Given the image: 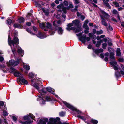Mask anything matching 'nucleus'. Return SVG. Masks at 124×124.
I'll list each match as a JSON object with an SVG mask.
<instances>
[{
  "label": "nucleus",
  "mask_w": 124,
  "mask_h": 124,
  "mask_svg": "<svg viewBox=\"0 0 124 124\" xmlns=\"http://www.w3.org/2000/svg\"><path fill=\"white\" fill-rule=\"evenodd\" d=\"M62 102L68 108L70 109L74 110V111L75 113V114H74L75 116V115H77V114H80V111L79 110L75 108L73 106L70 104L67 103L66 101H63Z\"/></svg>",
  "instance_id": "nucleus-12"
},
{
  "label": "nucleus",
  "mask_w": 124,
  "mask_h": 124,
  "mask_svg": "<svg viewBox=\"0 0 124 124\" xmlns=\"http://www.w3.org/2000/svg\"><path fill=\"white\" fill-rule=\"evenodd\" d=\"M23 67L27 70H29L30 68V66L28 64H27L24 63H23Z\"/></svg>",
  "instance_id": "nucleus-22"
},
{
  "label": "nucleus",
  "mask_w": 124,
  "mask_h": 124,
  "mask_svg": "<svg viewBox=\"0 0 124 124\" xmlns=\"http://www.w3.org/2000/svg\"><path fill=\"white\" fill-rule=\"evenodd\" d=\"M8 44L10 46L13 54H14L16 53V47H17L18 53L22 56H23L24 54V51L20 47L18 46L19 40L15 36L14 37L13 40H11L10 37L9 35L8 38Z\"/></svg>",
  "instance_id": "nucleus-2"
},
{
  "label": "nucleus",
  "mask_w": 124,
  "mask_h": 124,
  "mask_svg": "<svg viewBox=\"0 0 124 124\" xmlns=\"http://www.w3.org/2000/svg\"><path fill=\"white\" fill-rule=\"evenodd\" d=\"M102 47L103 48L105 49L106 47L107 46V44L106 43H104L102 44Z\"/></svg>",
  "instance_id": "nucleus-37"
},
{
  "label": "nucleus",
  "mask_w": 124,
  "mask_h": 124,
  "mask_svg": "<svg viewBox=\"0 0 124 124\" xmlns=\"http://www.w3.org/2000/svg\"><path fill=\"white\" fill-rule=\"evenodd\" d=\"M100 16L101 19H105L108 21H110L109 19L110 16L103 11L101 10Z\"/></svg>",
  "instance_id": "nucleus-11"
},
{
  "label": "nucleus",
  "mask_w": 124,
  "mask_h": 124,
  "mask_svg": "<svg viewBox=\"0 0 124 124\" xmlns=\"http://www.w3.org/2000/svg\"><path fill=\"white\" fill-rule=\"evenodd\" d=\"M42 10L46 15H48L50 12L49 9H48L43 8L42 9Z\"/></svg>",
  "instance_id": "nucleus-19"
},
{
  "label": "nucleus",
  "mask_w": 124,
  "mask_h": 124,
  "mask_svg": "<svg viewBox=\"0 0 124 124\" xmlns=\"http://www.w3.org/2000/svg\"><path fill=\"white\" fill-rule=\"evenodd\" d=\"M113 5L116 7H118L119 6V5L118 3L116 2H114L113 3Z\"/></svg>",
  "instance_id": "nucleus-35"
},
{
  "label": "nucleus",
  "mask_w": 124,
  "mask_h": 124,
  "mask_svg": "<svg viewBox=\"0 0 124 124\" xmlns=\"http://www.w3.org/2000/svg\"><path fill=\"white\" fill-rule=\"evenodd\" d=\"M69 6L67 7H64V8L63 10H64L66 11V13L67 10H69L70 8H72L73 7L72 5V3L70 1H69Z\"/></svg>",
  "instance_id": "nucleus-14"
},
{
  "label": "nucleus",
  "mask_w": 124,
  "mask_h": 124,
  "mask_svg": "<svg viewBox=\"0 0 124 124\" xmlns=\"http://www.w3.org/2000/svg\"><path fill=\"white\" fill-rule=\"evenodd\" d=\"M109 29L110 30H113V28L112 27L110 26V25L109 24H108V25Z\"/></svg>",
  "instance_id": "nucleus-51"
},
{
  "label": "nucleus",
  "mask_w": 124,
  "mask_h": 124,
  "mask_svg": "<svg viewBox=\"0 0 124 124\" xmlns=\"http://www.w3.org/2000/svg\"><path fill=\"white\" fill-rule=\"evenodd\" d=\"M101 45V42H97V43L96 44V45L97 47H99L100 45Z\"/></svg>",
  "instance_id": "nucleus-45"
},
{
  "label": "nucleus",
  "mask_w": 124,
  "mask_h": 124,
  "mask_svg": "<svg viewBox=\"0 0 124 124\" xmlns=\"http://www.w3.org/2000/svg\"><path fill=\"white\" fill-rule=\"evenodd\" d=\"M109 55V54L108 52H107L105 53L104 56H108Z\"/></svg>",
  "instance_id": "nucleus-56"
},
{
  "label": "nucleus",
  "mask_w": 124,
  "mask_h": 124,
  "mask_svg": "<svg viewBox=\"0 0 124 124\" xmlns=\"http://www.w3.org/2000/svg\"><path fill=\"white\" fill-rule=\"evenodd\" d=\"M33 29L34 30V31H35L36 32L37 31V29L35 27L33 26Z\"/></svg>",
  "instance_id": "nucleus-60"
},
{
  "label": "nucleus",
  "mask_w": 124,
  "mask_h": 124,
  "mask_svg": "<svg viewBox=\"0 0 124 124\" xmlns=\"http://www.w3.org/2000/svg\"><path fill=\"white\" fill-rule=\"evenodd\" d=\"M118 61L120 62H122L124 61L123 59V58H119L118 59Z\"/></svg>",
  "instance_id": "nucleus-54"
},
{
  "label": "nucleus",
  "mask_w": 124,
  "mask_h": 124,
  "mask_svg": "<svg viewBox=\"0 0 124 124\" xmlns=\"http://www.w3.org/2000/svg\"><path fill=\"white\" fill-rule=\"evenodd\" d=\"M72 23H70L67 25V27L66 28L67 30L69 31L70 30H75V28L74 27H72V26H77L78 25L79 23L78 20H75L73 21Z\"/></svg>",
  "instance_id": "nucleus-8"
},
{
  "label": "nucleus",
  "mask_w": 124,
  "mask_h": 124,
  "mask_svg": "<svg viewBox=\"0 0 124 124\" xmlns=\"http://www.w3.org/2000/svg\"><path fill=\"white\" fill-rule=\"evenodd\" d=\"M26 31L29 33L33 35H35L34 33H32L31 30L29 28H27L26 29Z\"/></svg>",
  "instance_id": "nucleus-34"
},
{
  "label": "nucleus",
  "mask_w": 124,
  "mask_h": 124,
  "mask_svg": "<svg viewBox=\"0 0 124 124\" xmlns=\"http://www.w3.org/2000/svg\"><path fill=\"white\" fill-rule=\"evenodd\" d=\"M83 27L85 28V29H86L87 28H89V27L87 26V24H84L83 26Z\"/></svg>",
  "instance_id": "nucleus-52"
},
{
  "label": "nucleus",
  "mask_w": 124,
  "mask_h": 124,
  "mask_svg": "<svg viewBox=\"0 0 124 124\" xmlns=\"http://www.w3.org/2000/svg\"><path fill=\"white\" fill-rule=\"evenodd\" d=\"M108 51L110 52H110H113V49L110 47L108 48Z\"/></svg>",
  "instance_id": "nucleus-41"
},
{
  "label": "nucleus",
  "mask_w": 124,
  "mask_h": 124,
  "mask_svg": "<svg viewBox=\"0 0 124 124\" xmlns=\"http://www.w3.org/2000/svg\"><path fill=\"white\" fill-rule=\"evenodd\" d=\"M26 25L28 26H30L31 25V23L29 22H26Z\"/></svg>",
  "instance_id": "nucleus-55"
},
{
  "label": "nucleus",
  "mask_w": 124,
  "mask_h": 124,
  "mask_svg": "<svg viewBox=\"0 0 124 124\" xmlns=\"http://www.w3.org/2000/svg\"><path fill=\"white\" fill-rule=\"evenodd\" d=\"M97 31L95 29H94L93 30V32L94 34H95L96 33Z\"/></svg>",
  "instance_id": "nucleus-59"
},
{
  "label": "nucleus",
  "mask_w": 124,
  "mask_h": 124,
  "mask_svg": "<svg viewBox=\"0 0 124 124\" xmlns=\"http://www.w3.org/2000/svg\"><path fill=\"white\" fill-rule=\"evenodd\" d=\"M102 20L101 21V24L105 26H108V24L106 22V20L105 19H101Z\"/></svg>",
  "instance_id": "nucleus-21"
},
{
  "label": "nucleus",
  "mask_w": 124,
  "mask_h": 124,
  "mask_svg": "<svg viewBox=\"0 0 124 124\" xmlns=\"http://www.w3.org/2000/svg\"><path fill=\"white\" fill-rule=\"evenodd\" d=\"M41 96H38V98L37 99V101H40V103L41 104H45V101L44 100V98L47 101H50L53 100V98H51L49 96H46L45 97H43V95H42L43 97H42V95L41 94Z\"/></svg>",
  "instance_id": "nucleus-9"
},
{
  "label": "nucleus",
  "mask_w": 124,
  "mask_h": 124,
  "mask_svg": "<svg viewBox=\"0 0 124 124\" xmlns=\"http://www.w3.org/2000/svg\"><path fill=\"white\" fill-rule=\"evenodd\" d=\"M39 26L40 28L43 29L45 31H47L49 30V32L51 35L54 34L55 32V30L54 31L52 28L51 24L49 22L45 23H40L39 24Z\"/></svg>",
  "instance_id": "nucleus-4"
},
{
  "label": "nucleus",
  "mask_w": 124,
  "mask_h": 124,
  "mask_svg": "<svg viewBox=\"0 0 124 124\" xmlns=\"http://www.w3.org/2000/svg\"><path fill=\"white\" fill-rule=\"evenodd\" d=\"M29 117H30L31 119L34 120H35V116L32 114L31 113L29 114V115L24 116L23 117L24 119L25 120H29Z\"/></svg>",
  "instance_id": "nucleus-13"
},
{
  "label": "nucleus",
  "mask_w": 124,
  "mask_h": 124,
  "mask_svg": "<svg viewBox=\"0 0 124 124\" xmlns=\"http://www.w3.org/2000/svg\"><path fill=\"white\" fill-rule=\"evenodd\" d=\"M29 76L31 81V85L36 88L42 95L46 93V90L53 94H55V90L51 87H47L46 89L43 88L40 78H37L36 74L30 73L29 74Z\"/></svg>",
  "instance_id": "nucleus-1"
},
{
  "label": "nucleus",
  "mask_w": 124,
  "mask_h": 124,
  "mask_svg": "<svg viewBox=\"0 0 124 124\" xmlns=\"http://www.w3.org/2000/svg\"><path fill=\"white\" fill-rule=\"evenodd\" d=\"M64 7H64V5L63 4H61L60 5L58 6L57 7V8H58V9H61L62 8V11H63V12L65 13H66V10H63L64 8Z\"/></svg>",
  "instance_id": "nucleus-18"
},
{
  "label": "nucleus",
  "mask_w": 124,
  "mask_h": 124,
  "mask_svg": "<svg viewBox=\"0 0 124 124\" xmlns=\"http://www.w3.org/2000/svg\"><path fill=\"white\" fill-rule=\"evenodd\" d=\"M107 39L106 38H103V39L102 40L104 42H106L107 41Z\"/></svg>",
  "instance_id": "nucleus-64"
},
{
  "label": "nucleus",
  "mask_w": 124,
  "mask_h": 124,
  "mask_svg": "<svg viewBox=\"0 0 124 124\" xmlns=\"http://www.w3.org/2000/svg\"><path fill=\"white\" fill-rule=\"evenodd\" d=\"M14 75L16 77H18V83H20V84H27L28 82L25 80L23 77V75L19 71L16 70L14 74Z\"/></svg>",
  "instance_id": "nucleus-5"
},
{
  "label": "nucleus",
  "mask_w": 124,
  "mask_h": 124,
  "mask_svg": "<svg viewBox=\"0 0 124 124\" xmlns=\"http://www.w3.org/2000/svg\"><path fill=\"white\" fill-rule=\"evenodd\" d=\"M80 17L82 20H83L85 18V17L82 15H80Z\"/></svg>",
  "instance_id": "nucleus-57"
},
{
  "label": "nucleus",
  "mask_w": 124,
  "mask_h": 124,
  "mask_svg": "<svg viewBox=\"0 0 124 124\" xmlns=\"http://www.w3.org/2000/svg\"><path fill=\"white\" fill-rule=\"evenodd\" d=\"M92 46L91 45H88L87 48L89 49H91L92 47Z\"/></svg>",
  "instance_id": "nucleus-58"
},
{
  "label": "nucleus",
  "mask_w": 124,
  "mask_h": 124,
  "mask_svg": "<svg viewBox=\"0 0 124 124\" xmlns=\"http://www.w3.org/2000/svg\"><path fill=\"white\" fill-rule=\"evenodd\" d=\"M113 13L114 14H117L118 12L117 10L114 9L113 10Z\"/></svg>",
  "instance_id": "nucleus-53"
},
{
  "label": "nucleus",
  "mask_w": 124,
  "mask_h": 124,
  "mask_svg": "<svg viewBox=\"0 0 124 124\" xmlns=\"http://www.w3.org/2000/svg\"><path fill=\"white\" fill-rule=\"evenodd\" d=\"M91 122L93 124H97L98 123V121L97 120L92 119L91 120Z\"/></svg>",
  "instance_id": "nucleus-32"
},
{
  "label": "nucleus",
  "mask_w": 124,
  "mask_h": 124,
  "mask_svg": "<svg viewBox=\"0 0 124 124\" xmlns=\"http://www.w3.org/2000/svg\"><path fill=\"white\" fill-rule=\"evenodd\" d=\"M49 121L47 124H61V122L59 121L60 119L58 117L56 118H52L49 119ZM48 119L47 118H39L37 120L38 124H46V122L48 121ZM63 124H69L68 123H64Z\"/></svg>",
  "instance_id": "nucleus-3"
},
{
  "label": "nucleus",
  "mask_w": 124,
  "mask_h": 124,
  "mask_svg": "<svg viewBox=\"0 0 124 124\" xmlns=\"http://www.w3.org/2000/svg\"><path fill=\"white\" fill-rule=\"evenodd\" d=\"M103 33V31L102 30H101L99 31H97L96 32V33L97 34H102Z\"/></svg>",
  "instance_id": "nucleus-39"
},
{
  "label": "nucleus",
  "mask_w": 124,
  "mask_h": 124,
  "mask_svg": "<svg viewBox=\"0 0 124 124\" xmlns=\"http://www.w3.org/2000/svg\"><path fill=\"white\" fill-rule=\"evenodd\" d=\"M78 6H76L74 9H72L71 10L72 12H75L78 10Z\"/></svg>",
  "instance_id": "nucleus-31"
},
{
  "label": "nucleus",
  "mask_w": 124,
  "mask_h": 124,
  "mask_svg": "<svg viewBox=\"0 0 124 124\" xmlns=\"http://www.w3.org/2000/svg\"><path fill=\"white\" fill-rule=\"evenodd\" d=\"M4 102L3 101L0 102V105L1 106H3L4 105Z\"/></svg>",
  "instance_id": "nucleus-48"
},
{
  "label": "nucleus",
  "mask_w": 124,
  "mask_h": 124,
  "mask_svg": "<svg viewBox=\"0 0 124 124\" xmlns=\"http://www.w3.org/2000/svg\"><path fill=\"white\" fill-rule=\"evenodd\" d=\"M16 70L13 67H11L9 70V71L11 73H14L16 71Z\"/></svg>",
  "instance_id": "nucleus-25"
},
{
  "label": "nucleus",
  "mask_w": 124,
  "mask_h": 124,
  "mask_svg": "<svg viewBox=\"0 0 124 124\" xmlns=\"http://www.w3.org/2000/svg\"><path fill=\"white\" fill-rule=\"evenodd\" d=\"M111 20L115 22H117L116 20V19H115V18H112L111 19Z\"/></svg>",
  "instance_id": "nucleus-63"
},
{
  "label": "nucleus",
  "mask_w": 124,
  "mask_h": 124,
  "mask_svg": "<svg viewBox=\"0 0 124 124\" xmlns=\"http://www.w3.org/2000/svg\"><path fill=\"white\" fill-rule=\"evenodd\" d=\"M12 119H13V120L15 122L17 120V118L15 116H12Z\"/></svg>",
  "instance_id": "nucleus-46"
},
{
  "label": "nucleus",
  "mask_w": 124,
  "mask_h": 124,
  "mask_svg": "<svg viewBox=\"0 0 124 124\" xmlns=\"http://www.w3.org/2000/svg\"><path fill=\"white\" fill-rule=\"evenodd\" d=\"M12 22V20L8 18L7 21V23L8 25H10L11 23Z\"/></svg>",
  "instance_id": "nucleus-33"
},
{
  "label": "nucleus",
  "mask_w": 124,
  "mask_h": 124,
  "mask_svg": "<svg viewBox=\"0 0 124 124\" xmlns=\"http://www.w3.org/2000/svg\"><path fill=\"white\" fill-rule=\"evenodd\" d=\"M75 116L76 117H78V118H80L84 120H85V118L83 116L78 115H75Z\"/></svg>",
  "instance_id": "nucleus-26"
},
{
  "label": "nucleus",
  "mask_w": 124,
  "mask_h": 124,
  "mask_svg": "<svg viewBox=\"0 0 124 124\" xmlns=\"http://www.w3.org/2000/svg\"><path fill=\"white\" fill-rule=\"evenodd\" d=\"M105 5L106 6H107L109 9H110L111 7L109 4L108 2L107 3L105 4Z\"/></svg>",
  "instance_id": "nucleus-49"
},
{
  "label": "nucleus",
  "mask_w": 124,
  "mask_h": 124,
  "mask_svg": "<svg viewBox=\"0 0 124 124\" xmlns=\"http://www.w3.org/2000/svg\"><path fill=\"white\" fill-rule=\"evenodd\" d=\"M24 18L23 17L20 18L18 19V22L19 23H23L24 21Z\"/></svg>",
  "instance_id": "nucleus-28"
},
{
  "label": "nucleus",
  "mask_w": 124,
  "mask_h": 124,
  "mask_svg": "<svg viewBox=\"0 0 124 124\" xmlns=\"http://www.w3.org/2000/svg\"><path fill=\"white\" fill-rule=\"evenodd\" d=\"M114 54L113 52H110V57L111 59L110 63L113 67L114 69L116 70L117 69V62L115 61V58L114 57Z\"/></svg>",
  "instance_id": "nucleus-7"
},
{
  "label": "nucleus",
  "mask_w": 124,
  "mask_h": 124,
  "mask_svg": "<svg viewBox=\"0 0 124 124\" xmlns=\"http://www.w3.org/2000/svg\"><path fill=\"white\" fill-rule=\"evenodd\" d=\"M61 22L60 21H54L53 24L54 27H59L58 25L61 24Z\"/></svg>",
  "instance_id": "nucleus-16"
},
{
  "label": "nucleus",
  "mask_w": 124,
  "mask_h": 124,
  "mask_svg": "<svg viewBox=\"0 0 124 124\" xmlns=\"http://www.w3.org/2000/svg\"><path fill=\"white\" fill-rule=\"evenodd\" d=\"M37 35L38 37L41 39H43L46 37L43 35L41 32L39 31L38 32Z\"/></svg>",
  "instance_id": "nucleus-17"
},
{
  "label": "nucleus",
  "mask_w": 124,
  "mask_h": 124,
  "mask_svg": "<svg viewBox=\"0 0 124 124\" xmlns=\"http://www.w3.org/2000/svg\"><path fill=\"white\" fill-rule=\"evenodd\" d=\"M43 5V4H40L39 3H37L36 4V5L37 6H38L39 7H42V6Z\"/></svg>",
  "instance_id": "nucleus-42"
},
{
  "label": "nucleus",
  "mask_w": 124,
  "mask_h": 124,
  "mask_svg": "<svg viewBox=\"0 0 124 124\" xmlns=\"http://www.w3.org/2000/svg\"><path fill=\"white\" fill-rule=\"evenodd\" d=\"M13 27L14 28L19 29L21 28L22 27V25L21 24L16 23H15L14 24Z\"/></svg>",
  "instance_id": "nucleus-20"
},
{
  "label": "nucleus",
  "mask_w": 124,
  "mask_h": 124,
  "mask_svg": "<svg viewBox=\"0 0 124 124\" xmlns=\"http://www.w3.org/2000/svg\"><path fill=\"white\" fill-rule=\"evenodd\" d=\"M100 56L101 58H103L104 57V55L103 54L101 53L100 54Z\"/></svg>",
  "instance_id": "nucleus-61"
},
{
  "label": "nucleus",
  "mask_w": 124,
  "mask_h": 124,
  "mask_svg": "<svg viewBox=\"0 0 124 124\" xmlns=\"http://www.w3.org/2000/svg\"><path fill=\"white\" fill-rule=\"evenodd\" d=\"M121 67L122 69L124 71V65L123 64H121Z\"/></svg>",
  "instance_id": "nucleus-62"
},
{
  "label": "nucleus",
  "mask_w": 124,
  "mask_h": 124,
  "mask_svg": "<svg viewBox=\"0 0 124 124\" xmlns=\"http://www.w3.org/2000/svg\"><path fill=\"white\" fill-rule=\"evenodd\" d=\"M4 60V58L2 56H0V62H2Z\"/></svg>",
  "instance_id": "nucleus-43"
},
{
  "label": "nucleus",
  "mask_w": 124,
  "mask_h": 124,
  "mask_svg": "<svg viewBox=\"0 0 124 124\" xmlns=\"http://www.w3.org/2000/svg\"><path fill=\"white\" fill-rule=\"evenodd\" d=\"M33 122V121L32 120H30L28 121L23 122V124H29L32 123Z\"/></svg>",
  "instance_id": "nucleus-29"
},
{
  "label": "nucleus",
  "mask_w": 124,
  "mask_h": 124,
  "mask_svg": "<svg viewBox=\"0 0 124 124\" xmlns=\"http://www.w3.org/2000/svg\"><path fill=\"white\" fill-rule=\"evenodd\" d=\"M119 70H120V73L122 75H124L123 76V77L124 78V72L121 69H119Z\"/></svg>",
  "instance_id": "nucleus-47"
},
{
  "label": "nucleus",
  "mask_w": 124,
  "mask_h": 124,
  "mask_svg": "<svg viewBox=\"0 0 124 124\" xmlns=\"http://www.w3.org/2000/svg\"><path fill=\"white\" fill-rule=\"evenodd\" d=\"M65 114V113L63 111H62L59 113V115L61 116L62 117L64 116Z\"/></svg>",
  "instance_id": "nucleus-36"
},
{
  "label": "nucleus",
  "mask_w": 124,
  "mask_h": 124,
  "mask_svg": "<svg viewBox=\"0 0 124 124\" xmlns=\"http://www.w3.org/2000/svg\"><path fill=\"white\" fill-rule=\"evenodd\" d=\"M82 30V28L81 27H78L75 30V32H78L81 31Z\"/></svg>",
  "instance_id": "nucleus-30"
},
{
  "label": "nucleus",
  "mask_w": 124,
  "mask_h": 124,
  "mask_svg": "<svg viewBox=\"0 0 124 124\" xmlns=\"http://www.w3.org/2000/svg\"><path fill=\"white\" fill-rule=\"evenodd\" d=\"M8 115L7 112L6 110H4L3 112V115L4 116H7Z\"/></svg>",
  "instance_id": "nucleus-44"
},
{
  "label": "nucleus",
  "mask_w": 124,
  "mask_h": 124,
  "mask_svg": "<svg viewBox=\"0 0 124 124\" xmlns=\"http://www.w3.org/2000/svg\"><path fill=\"white\" fill-rule=\"evenodd\" d=\"M116 55L118 56H120L121 55L120 50L119 48H117L116 51Z\"/></svg>",
  "instance_id": "nucleus-24"
},
{
  "label": "nucleus",
  "mask_w": 124,
  "mask_h": 124,
  "mask_svg": "<svg viewBox=\"0 0 124 124\" xmlns=\"http://www.w3.org/2000/svg\"><path fill=\"white\" fill-rule=\"evenodd\" d=\"M74 2L75 4H79L80 2L78 0H74Z\"/></svg>",
  "instance_id": "nucleus-50"
},
{
  "label": "nucleus",
  "mask_w": 124,
  "mask_h": 124,
  "mask_svg": "<svg viewBox=\"0 0 124 124\" xmlns=\"http://www.w3.org/2000/svg\"><path fill=\"white\" fill-rule=\"evenodd\" d=\"M85 30L84 31V32L86 34L88 33L89 32V28L85 29Z\"/></svg>",
  "instance_id": "nucleus-40"
},
{
  "label": "nucleus",
  "mask_w": 124,
  "mask_h": 124,
  "mask_svg": "<svg viewBox=\"0 0 124 124\" xmlns=\"http://www.w3.org/2000/svg\"><path fill=\"white\" fill-rule=\"evenodd\" d=\"M117 67L118 68L116 70H116L115 75L117 77H120V73L119 72H118L117 71V70L118 69Z\"/></svg>",
  "instance_id": "nucleus-27"
},
{
  "label": "nucleus",
  "mask_w": 124,
  "mask_h": 124,
  "mask_svg": "<svg viewBox=\"0 0 124 124\" xmlns=\"http://www.w3.org/2000/svg\"><path fill=\"white\" fill-rule=\"evenodd\" d=\"M22 60L20 58L17 59V61H15L13 60H11L9 62H7V64L8 66H16L17 65L19 62H21Z\"/></svg>",
  "instance_id": "nucleus-10"
},
{
  "label": "nucleus",
  "mask_w": 124,
  "mask_h": 124,
  "mask_svg": "<svg viewBox=\"0 0 124 124\" xmlns=\"http://www.w3.org/2000/svg\"><path fill=\"white\" fill-rule=\"evenodd\" d=\"M69 1H65L63 2L64 5L66 6H68L69 3Z\"/></svg>",
  "instance_id": "nucleus-38"
},
{
  "label": "nucleus",
  "mask_w": 124,
  "mask_h": 124,
  "mask_svg": "<svg viewBox=\"0 0 124 124\" xmlns=\"http://www.w3.org/2000/svg\"><path fill=\"white\" fill-rule=\"evenodd\" d=\"M55 30H58V32L59 34L61 35L63 33V31L62 28L61 27L57 26L55 27Z\"/></svg>",
  "instance_id": "nucleus-15"
},
{
  "label": "nucleus",
  "mask_w": 124,
  "mask_h": 124,
  "mask_svg": "<svg viewBox=\"0 0 124 124\" xmlns=\"http://www.w3.org/2000/svg\"><path fill=\"white\" fill-rule=\"evenodd\" d=\"M103 51V50L102 49H98L95 50V52L96 54H98L102 52Z\"/></svg>",
  "instance_id": "nucleus-23"
},
{
  "label": "nucleus",
  "mask_w": 124,
  "mask_h": 124,
  "mask_svg": "<svg viewBox=\"0 0 124 124\" xmlns=\"http://www.w3.org/2000/svg\"><path fill=\"white\" fill-rule=\"evenodd\" d=\"M88 35L89 37H86V35L84 34L79 38V39L82 43L85 44L86 41L88 42L90 40V38H92L94 39H96V36L94 37L92 33H89Z\"/></svg>",
  "instance_id": "nucleus-6"
}]
</instances>
